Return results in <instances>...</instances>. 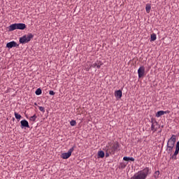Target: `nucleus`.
Segmentation results:
<instances>
[{
  "mask_svg": "<svg viewBox=\"0 0 179 179\" xmlns=\"http://www.w3.org/2000/svg\"><path fill=\"white\" fill-rule=\"evenodd\" d=\"M149 174H150L149 168H145L135 173L130 179H146Z\"/></svg>",
  "mask_w": 179,
  "mask_h": 179,
  "instance_id": "obj_1",
  "label": "nucleus"
},
{
  "mask_svg": "<svg viewBox=\"0 0 179 179\" xmlns=\"http://www.w3.org/2000/svg\"><path fill=\"white\" fill-rule=\"evenodd\" d=\"M9 31H13L14 30H24L26 29V24L15 23L9 26Z\"/></svg>",
  "mask_w": 179,
  "mask_h": 179,
  "instance_id": "obj_2",
  "label": "nucleus"
},
{
  "mask_svg": "<svg viewBox=\"0 0 179 179\" xmlns=\"http://www.w3.org/2000/svg\"><path fill=\"white\" fill-rule=\"evenodd\" d=\"M33 37H34L33 34H28L27 35H24V36H22L21 38H20V44H26V43L30 42V41L31 40V38H33Z\"/></svg>",
  "mask_w": 179,
  "mask_h": 179,
  "instance_id": "obj_3",
  "label": "nucleus"
},
{
  "mask_svg": "<svg viewBox=\"0 0 179 179\" xmlns=\"http://www.w3.org/2000/svg\"><path fill=\"white\" fill-rule=\"evenodd\" d=\"M176 141V136L173 135L167 143V149L169 152H171Z\"/></svg>",
  "mask_w": 179,
  "mask_h": 179,
  "instance_id": "obj_4",
  "label": "nucleus"
},
{
  "mask_svg": "<svg viewBox=\"0 0 179 179\" xmlns=\"http://www.w3.org/2000/svg\"><path fill=\"white\" fill-rule=\"evenodd\" d=\"M75 150V145L70 148L67 152H64L62 154V159L66 160V159H69L71 156H72V152Z\"/></svg>",
  "mask_w": 179,
  "mask_h": 179,
  "instance_id": "obj_5",
  "label": "nucleus"
},
{
  "mask_svg": "<svg viewBox=\"0 0 179 179\" xmlns=\"http://www.w3.org/2000/svg\"><path fill=\"white\" fill-rule=\"evenodd\" d=\"M138 74L139 78L143 77L145 74V67L143 66L139 67V69H138Z\"/></svg>",
  "mask_w": 179,
  "mask_h": 179,
  "instance_id": "obj_6",
  "label": "nucleus"
},
{
  "mask_svg": "<svg viewBox=\"0 0 179 179\" xmlns=\"http://www.w3.org/2000/svg\"><path fill=\"white\" fill-rule=\"evenodd\" d=\"M21 128L23 129V128H30V125H29V122L26 120H21Z\"/></svg>",
  "mask_w": 179,
  "mask_h": 179,
  "instance_id": "obj_7",
  "label": "nucleus"
},
{
  "mask_svg": "<svg viewBox=\"0 0 179 179\" xmlns=\"http://www.w3.org/2000/svg\"><path fill=\"white\" fill-rule=\"evenodd\" d=\"M101 65H103V62L100 61H96L94 64L91 65L92 68H97V69H100L101 68Z\"/></svg>",
  "mask_w": 179,
  "mask_h": 179,
  "instance_id": "obj_8",
  "label": "nucleus"
},
{
  "mask_svg": "<svg viewBox=\"0 0 179 179\" xmlns=\"http://www.w3.org/2000/svg\"><path fill=\"white\" fill-rule=\"evenodd\" d=\"M17 43L15 41H11L6 44L7 48H13V47H17Z\"/></svg>",
  "mask_w": 179,
  "mask_h": 179,
  "instance_id": "obj_9",
  "label": "nucleus"
},
{
  "mask_svg": "<svg viewBox=\"0 0 179 179\" xmlns=\"http://www.w3.org/2000/svg\"><path fill=\"white\" fill-rule=\"evenodd\" d=\"M115 96L117 100L121 99V97H122V91H121V90L115 91Z\"/></svg>",
  "mask_w": 179,
  "mask_h": 179,
  "instance_id": "obj_10",
  "label": "nucleus"
},
{
  "mask_svg": "<svg viewBox=\"0 0 179 179\" xmlns=\"http://www.w3.org/2000/svg\"><path fill=\"white\" fill-rule=\"evenodd\" d=\"M169 113V110H159V112H157L156 117H159L162 115H164V114Z\"/></svg>",
  "mask_w": 179,
  "mask_h": 179,
  "instance_id": "obj_11",
  "label": "nucleus"
},
{
  "mask_svg": "<svg viewBox=\"0 0 179 179\" xmlns=\"http://www.w3.org/2000/svg\"><path fill=\"white\" fill-rule=\"evenodd\" d=\"M158 127H159V125L157 122L152 123L151 126V130L153 132H155L157 130Z\"/></svg>",
  "mask_w": 179,
  "mask_h": 179,
  "instance_id": "obj_12",
  "label": "nucleus"
},
{
  "mask_svg": "<svg viewBox=\"0 0 179 179\" xmlns=\"http://www.w3.org/2000/svg\"><path fill=\"white\" fill-rule=\"evenodd\" d=\"M104 156H105L104 151L101 150V151L98 152V157L103 159V157H104Z\"/></svg>",
  "mask_w": 179,
  "mask_h": 179,
  "instance_id": "obj_13",
  "label": "nucleus"
},
{
  "mask_svg": "<svg viewBox=\"0 0 179 179\" xmlns=\"http://www.w3.org/2000/svg\"><path fill=\"white\" fill-rule=\"evenodd\" d=\"M123 160H124V161H126V162H129V161L134 162V161H135V159H134V157H124L123 158Z\"/></svg>",
  "mask_w": 179,
  "mask_h": 179,
  "instance_id": "obj_14",
  "label": "nucleus"
},
{
  "mask_svg": "<svg viewBox=\"0 0 179 179\" xmlns=\"http://www.w3.org/2000/svg\"><path fill=\"white\" fill-rule=\"evenodd\" d=\"M179 152V142L177 143L176 144V151L174 153V155L176 156Z\"/></svg>",
  "mask_w": 179,
  "mask_h": 179,
  "instance_id": "obj_15",
  "label": "nucleus"
},
{
  "mask_svg": "<svg viewBox=\"0 0 179 179\" xmlns=\"http://www.w3.org/2000/svg\"><path fill=\"white\" fill-rule=\"evenodd\" d=\"M111 153H113V150H106V157H108V156H110V155H111Z\"/></svg>",
  "mask_w": 179,
  "mask_h": 179,
  "instance_id": "obj_16",
  "label": "nucleus"
},
{
  "mask_svg": "<svg viewBox=\"0 0 179 179\" xmlns=\"http://www.w3.org/2000/svg\"><path fill=\"white\" fill-rule=\"evenodd\" d=\"M150 9H151L150 5L149 3H147L146 6H145V10H146L147 13H150Z\"/></svg>",
  "mask_w": 179,
  "mask_h": 179,
  "instance_id": "obj_17",
  "label": "nucleus"
},
{
  "mask_svg": "<svg viewBox=\"0 0 179 179\" xmlns=\"http://www.w3.org/2000/svg\"><path fill=\"white\" fill-rule=\"evenodd\" d=\"M41 93H43V91L40 88H38L35 92V94H36V96H40Z\"/></svg>",
  "mask_w": 179,
  "mask_h": 179,
  "instance_id": "obj_18",
  "label": "nucleus"
},
{
  "mask_svg": "<svg viewBox=\"0 0 179 179\" xmlns=\"http://www.w3.org/2000/svg\"><path fill=\"white\" fill-rule=\"evenodd\" d=\"M156 39H157V35L155 34H151V40H150V41L152 42V41H156Z\"/></svg>",
  "mask_w": 179,
  "mask_h": 179,
  "instance_id": "obj_19",
  "label": "nucleus"
},
{
  "mask_svg": "<svg viewBox=\"0 0 179 179\" xmlns=\"http://www.w3.org/2000/svg\"><path fill=\"white\" fill-rule=\"evenodd\" d=\"M14 115L16 120H20V118H22V115H20L19 113L16 112L14 113Z\"/></svg>",
  "mask_w": 179,
  "mask_h": 179,
  "instance_id": "obj_20",
  "label": "nucleus"
},
{
  "mask_svg": "<svg viewBox=\"0 0 179 179\" xmlns=\"http://www.w3.org/2000/svg\"><path fill=\"white\" fill-rule=\"evenodd\" d=\"M37 118V116L36 115H34L33 116H31L29 120L30 121H36V119Z\"/></svg>",
  "mask_w": 179,
  "mask_h": 179,
  "instance_id": "obj_21",
  "label": "nucleus"
},
{
  "mask_svg": "<svg viewBox=\"0 0 179 179\" xmlns=\"http://www.w3.org/2000/svg\"><path fill=\"white\" fill-rule=\"evenodd\" d=\"M70 124L71 125V127H75V125H76V120H71L70 122Z\"/></svg>",
  "mask_w": 179,
  "mask_h": 179,
  "instance_id": "obj_22",
  "label": "nucleus"
},
{
  "mask_svg": "<svg viewBox=\"0 0 179 179\" xmlns=\"http://www.w3.org/2000/svg\"><path fill=\"white\" fill-rule=\"evenodd\" d=\"M118 148H120V145H118V143H116L113 145V149L114 150H118Z\"/></svg>",
  "mask_w": 179,
  "mask_h": 179,
  "instance_id": "obj_23",
  "label": "nucleus"
},
{
  "mask_svg": "<svg viewBox=\"0 0 179 179\" xmlns=\"http://www.w3.org/2000/svg\"><path fill=\"white\" fill-rule=\"evenodd\" d=\"M38 108L42 113H45V109L44 108V107L38 106Z\"/></svg>",
  "mask_w": 179,
  "mask_h": 179,
  "instance_id": "obj_24",
  "label": "nucleus"
},
{
  "mask_svg": "<svg viewBox=\"0 0 179 179\" xmlns=\"http://www.w3.org/2000/svg\"><path fill=\"white\" fill-rule=\"evenodd\" d=\"M159 175V172L157 171L155 173L154 176L155 177V178H158Z\"/></svg>",
  "mask_w": 179,
  "mask_h": 179,
  "instance_id": "obj_25",
  "label": "nucleus"
},
{
  "mask_svg": "<svg viewBox=\"0 0 179 179\" xmlns=\"http://www.w3.org/2000/svg\"><path fill=\"white\" fill-rule=\"evenodd\" d=\"M126 166H127V164H121L120 166V167L121 169H124Z\"/></svg>",
  "mask_w": 179,
  "mask_h": 179,
  "instance_id": "obj_26",
  "label": "nucleus"
},
{
  "mask_svg": "<svg viewBox=\"0 0 179 179\" xmlns=\"http://www.w3.org/2000/svg\"><path fill=\"white\" fill-rule=\"evenodd\" d=\"M49 94H50V96H54V94H55V92H54V91H52V90H50L49 92Z\"/></svg>",
  "mask_w": 179,
  "mask_h": 179,
  "instance_id": "obj_27",
  "label": "nucleus"
},
{
  "mask_svg": "<svg viewBox=\"0 0 179 179\" xmlns=\"http://www.w3.org/2000/svg\"><path fill=\"white\" fill-rule=\"evenodd\" d=\"M34 106H37V103H34Z\"/></svg>",
  "mask_w": 179,
  "mask_h": 179,
  "instance_id": "obj_28",
  "label": "nucleus"
},
{
  "mask_svg": "<svg viewBox=\"0 0 179 179\" xmlns=\"http://www.w3.org/2000/svg\"><path fill=\"white\" fill-rule=\"evenodd\" d=\"M178 179H179V177H178Z\"/></svg>",
  "mask_w": 179,
  "mask_h": 179,
  "instance_id": "obj_29",
  "label": "nucleus"
}]
</instances>
